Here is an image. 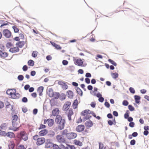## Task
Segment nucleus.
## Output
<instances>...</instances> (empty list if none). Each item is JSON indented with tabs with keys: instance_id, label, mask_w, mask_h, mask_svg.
Instances as JSON below:
<instances>
[{
	"instance_id": "f257e3e1",
	"label": "nucleus",
	"mask_w": 149,
	"mask_h": 149,
	"mask_svg": "<svg viewBox=\"0 0 149 149\" xmlns=\"http://www.w3.org/2000/svg\"><path fill=\"white\" fill-rule=\"evenodd\" d=\"M55 122L58 124V129L62 130L64 129L65 123V120L64 119H62L61 116L57 115L55 118Z\"/></svg>"
},
{
	"instance_id": "f03ea898",
	"label": "nucleus",
	"mask_w": 149,
	"mask_h": 149,
	"mask_svg": "<svg viewBox=\"0 0 149 149\" xmlns=\"http://www.w3.org/2000/svg\"><path fill=\"white\" fill-rule=\"evenodd\" d=\"M14 90L15 92L14 93H10L9 95L11 96V97L14 99H18L19 98L20 94L18 93H16V90L15 89H13Z\"/></svg>"
},
{
	"instance_id": "7ed1b4c3",
	"label": "nucleus",
	"mask_w": 149,
	"mask_h": 149,
	"mask_svg": "<svg viewBox=\"0 0 149 149\" xmlns=\"http://www.w3.org/2000/svg\"><path fill=\"white\" fill-rule=\"evenodd\" d=\"M3 33L4 36L8 38H10L11 35L10 31L6 29L3 31Z\"/></svg>"
},
{
	"instance_id": "20e7f679",
	"label": "nucleus",
	"mask_w": 149,
	"mask_h": 149,
	"mask_svg": "<svg viewBox=\"0 0 149 149\" xmlns=\"http://www.w3.org/2000/svg\"><path fill=\"white\" fill-rule=\"evenodd\" d=\"M77 136V134L73 132L68 133L66 135V137L69 139H74Z\"/></svg>"
},
{
	"instance_id": "39448f33",
	"label": "nucleus",
	"mask_w": 149,
	"mask_h": 149,
	"mask_svg": "<svg viewBox=\"0 0 149 149\" xmlns=\"http://www.w3.org/2000/svg\"><path fill=\"white\" fill-rule=\"evenodd\" d=\"M56 139L58 141L61 143H65V140L64 136L62 135H58L56 136Z\"/></svg>"
},
{
	"instance_id": "423d86ee",
	"label": "nucleus",
	"mask_w": 149,
	"mask_h": 149,
	"mask_svg": "<svg viewBox=\"0 0 149 149\" xmlns=\"http://www.w3.org/2000/svg\"><path fill=\"white\" fill-rule=\"evenodd\" d=\"M20 136L22 139L25 141L27 140L28 137L26 134L24 132L22 131L20 132Z\"/></svg>"
},
{
	"instance_id": "0eeeda50",
	"label": "nucleus",
	"mask_w": 149,
	"mask_h": 149,
	"mask_svg": "<svg viewBox=\"0 0 149 149\" xmlns=\"http://www.w3.org/2000/svg\"><path fill=\"white\" fill-rule=\"evenodd\" d=\"M45 142V138L43 137L39 138L37 139L36 144L38 145H40L42 144Z\"/></svg>"
},
{
	"instance_id": "6e6552de",
	"label": "nucleus",
	"mask_w": 149,
	"mask_h": 149,
	"mask_svg": "<svg viewBox=\"0 0 149 149\" xmlns=\"http://www.w3.org/2000/svg\"><path fill=\"white\" fill-rule=\"evenodd\" d=\"M71 104L70 102L68 101L66 102L64 104L63 108V110L64 111L67 110L69 108Z\"/></svg>"
},
{
	"instance_id": "1a4fd4ad",
	"label": "nucleus",
	"mask_w": 149,
	"mask_h": 149,
	"mask_svg": "<svg viewBox=\"0 0 149 149\" xmlns=\"http://www.w3.org/2000/svg\"><path fill=\"white\" fill-rule=\"evenodd\" d=\"M12 124L13 126L14 127H16L17 126V124L15 123L17 121L18 119L17 116L16 115H14L12 117Z\"/></svg>"
},
{
	"instance_id": "9d476101",
	"label": "nucleus",
	"mask_w": 149,
	"mask_h": 149,
	"mask_svg": "<svg viewBox=\"0 0 149 149\" xmlns=\"http://www.w3.org/2000/svg\"><path fill=\"white\" fill-rule=\"evenodd\" d=\"M85 128L84 126L83 125H79L77 126L76 130L78 132H80L83 131Z\"/></svg>"
},
{
	"instance_id": "9b49d317",
	"label": "nucleus",
	"mask_w": 149,
	"mask_h": 149,
	"mask_svg": "<svg viewBox=\"0 0 149 149\" xmlns=\"http://www.w3.org/2000/svg\"><path fill=\"white\" fill-rule=\"evenodd\" d=\"M75 64L78 66H82L83 64V61L81 58L77 59L74 62Z\"/></svg>"
},
{
	"instance_id": "f8f14e48",
	"label": "nucleus",
	"mask_w": 149,
	"mask_h": 149,
	"mask_svg": "<svg viewBox=\"0 0 149 149\" xmlns=\"http://www.w3.org/2000/svg\"><path fill=\"white\" fill-rule=\"evenodd\" d=\"M19 49L17 47H15L13 48H11L9 49V52L12 53H15L19 51Z\"/></svg>"
},
{
	"instance_id": "ddd939ff",
	"label": "nucleus",
	"mask_w": 149,
	"mask_h": 149,
	"mask_svg": "<svg viewBox=\"0 0 149 149\" xmlns=\"http://www.w3.org/2000/svg\"><path fill=\"white\" fill-rule=\"evenodd\" d=\"M47 133V130L46 129H44L41 130L39 132V135L40 136H43L46 135Z\"/></svg>"
},
{
	"instance_id": "4468645a",
	"label": "nucleus",
	"mask_w": 149,
	"mask_h": 149,
	"mask_svg": "<svg viewBox=\"0 0 149 149\" xmlns=\"http://www.w3.org/2000/svg\"><path fill=\"white\" fill-rule=\"evenodd\" d=\"M54 93V92L52 88H49L47 92L48 95L51 97H52L53 96Z\"/></svg>"
},
{
	"instance_id": "2eb2a0df",
	"label": "nucleus",
	"mask_w": 149,
	"mask_h": 149,
	"mask_svg": "<svg viewBox=\"0 0 149 149\" xmlns=\"http://www.w3.org/2000/svg\"><path fill=\"white\" fill-rule=\"evenodd\" d=\"M134 99L135 100V102L137 104H139L140 102V100L141 99V97L139 95H135L134 96Z\"/></svg>"
},
{
	"instance_id": "dca6fc26",
	"label": "nucleus",
	"mask_w": 149,
	"mask_h": 149,
	"mask_svg": "<svg viewBox=\"0 0 149 149\" xmlns=\"http://www.w3.org/2000/svg\"><path fill=\"white\" fill-rule=\"evenodd\" d=\"M44 89V87L43 86H41L39 87L37 89L38 92L39 93L40 96L42 95V93Z\"/></svg>"
},
{
	"instance_id": "f3484780",
	"label": "nucleus",
	"mask_w": 149,
	"mask_h": 149,
	"mask_svg": "<svg viewBox=\"0 0 149 149\" xmlns=\"http://www.w3.org/2000/svg\"><path fill=\"white\" fill-rule=\"evenodd\" d=\"M85 125L86 127H90L92 126L93 124L91 121L88 120L86 122Z\"/></svg>"
},
{
	"instance_id": "a211bd4d",
	"label": "nucleus",
	"mask_w": 149,
	"mask_h": 149,
	"mask_svg": "<svg viewBox=\"0 0 149 149\" xmlns=\"http://www.w3.org/2000/svg\"><path fill=\"white\" fill-rule=\"evenodd\" d=\"M25 44L24 41H19L16 44V45L18 46L19 48H22L24 45Z\"/></svg>"
},
{
	"instance_id": "6ab92c4d",
	"label": "nucleus",
	"mask_w": 149,
	"mask_h": 149,
	"mask_svg": "<svg viewBox=\"0 0 149 149\" xmlns=\"http://www.w3.org/2000/svg\"><path fill=\"white\" fill-rule=\"evenodd\" d=\"M8 56L7 53L5 52H2L0 50V57L2 58H5L7 57Z\"/></svg>"
},
{
	"instance_id": "aec40b11",
	"label": "nucleus",
	"mask_w": 149,
	"mask_h": 149,
	"mask_svg": "<svg viewBox=\"0 0 149 149\" xmlns=\"http://www.w3.org/2000/svg\"><path fill=\"white\" fill-rule=\"evenodd\" d=\"M50 43L51 44L56 48L57 49H61V47L59 45L51 41Z\"/></svg>"
},
{
	"instance_id": "412c9836",
	"label": "nucleus",
	"mask_w": 149,
	"mask_h": 149,
	"mask_svg": "<svg viewBox=\"0 0 149 149\" xmlns=\"http://www.w3.org/2000/svg\"><path fill=\"white\" fill-rule=\"evenodd\" d=\"M67 96L70 98H72L73 97V92L69 90L67 91Z\"/></svg>"
},
{
	"instance_id": "4be33fe9",
	"label": "nucleus",
	"mask_w": 149,
	"mask_h": 149,
	"mask_svg": "<svg viewBox=\"0 0 149 149\" xmlns=\"http://www.w3.org/2000/svg\"><path fill=\"white\" fill-rule=\"evenodd\" d=\"M52 144V143L50 142L49 140H48L47 141L45 142V147L46 148H49L51 147Z\"/></svg>"
},
{
	"instance_id": "5701e85b",
	"label": "nucleus",
	"mask_w": 149,
	"mask_h": 149,
	"mask_svg": "<svg viewBox=\"0 0 149 149\" xmlns=\"http://www.w3.org/2000/svg\"><path fill=\"white\" fill-rule=\"evenodd\" d=\"M59 110L58 109H54L52 111V114L54 116H56V115L58 114Z\"/></svg>"
},
{
	"instance_id": "b1692460",
	"label": "nucleus",
	"mask_w": 149,
	"mask_h": 149,
	"mask_svg": "<svg viewBox=\"0 0 149 149\" xmlns=\"http://www.w3.org/2000/svg\"><path fill=\"white\" fill-rule=\"evenodd\" d=\"M6 136L10 138H13L15 137V134L14 133L10 132H8L7 133H6Z\"/></svg>"
},
{
	"instance_id": "393cba45",
	"label": "nucleus",
	"mask_w": 149,
	"mask_h": 149,
	"mask_svg": "<svg viewBox=\"0 0 149 149\" xmlns=\"http://www.w3.org/2000/svg\"><path fill=\"white\" fill-rule=\"evenodd\" d=\"M78 104V101L77 99H76L74 101L72 104V105L73 108L74 109H76L77 107Z\"/></svg>"
},
{
	"instance_id": "a878e982",
	"label": "nucleus",
	"mask_w": 149,
	"mask_h": 149,
	"mask_svg": "<svg viewBox=\"0 0 149 149\" xmlns=\"http://www.w3.org/2000/svg\"><path fill=\"white\" fill-rule=\"evenodd\" d=\"M75 89L78 93L80 95V96H82L83 95V92L82 90L78 87H77Z\"/></svg>"
},
{
	"instance_id": "bb28decb",
	"label": "nucleus",
	"mask_w": 149,
	"mask_h": 149,
	"mask_svg": "<svg viewBox=\"0 0 149 149\" xmlns=\"http://www.w3.org/2000/svg\"><path fill=\"white\" fill-rule=\"evenodd\" d=\"M53 94L52 97H54L55 99H57L59 97L60 94L58 92H54Z\"/></svg>"
},
{
	"instance_id": "cd10ccee",
	"label": "nucleus",
	"mask_w": 149,
	"mask_h": 149,
	"mask_svg": "<svg viewBox=\"0 0 149 149\" xmlns=\"http://www.w3.org/2000/svg\"><path fill=\"white\" fill-rule=\"evenodd\" d=\"M54 120L52 119H50L48 121V124L49 126H52L54 123Z\"/></svg>"
},
{
	"instance_id": "c85d7f7f",
	"label": "nucleus",
	"mask_w": 149,
	"mask_h": 149,
	"mask_svg": "<svg viewBox=\"0 0 149 149\" xmlns=\"http://www.w3.org/2000/svg\"><path fill=\"white\" fill-rule=\"evenodd\" d=\"M111 75L112 78L114 79H116L118 77V74L117 72L111 73Z\"/></svg>"
},
{
	"instance_id": "c756f323",
	"label": "nucleus",
	"mask_w": 149,
	"mask_h": 149,
	"mask_svg": "<svg viewBox=\"0 0 149 149\" xmlns=\"http://www.w3.org/2000/svg\"><path fill=\"white\" fill-rule=\"evenodd\" d=\"M74 142L75 144L76 145H78L80 146H81L82 145V143L79 141H78L77 140H74Z\"/></svg>"
},
{
	"instance_id": "7c9ffc66",
	"label": "nucleus",
	"mask_w": 149,
	"mask_h": 149,
	"mask_svg": "<svg viewBox=\"0 0 149 149\" xmlns=\"http://www.w3.org/2000/svg\"><path fill=\"white\" fill-rule=\"evenodd\" d=\"M28 64L29 66H33L34 65V62L32 60H30L28 62Z\"/></svg>"
},
{
	"instance_id": "2f4dec72",
	"label": "nucleus",
	"mask_w": 149,
	"mask_h": 149,
	"mask_svg": "<svg viewBox=\"0 0 149 149\" xmlns=\"http://www.w3.org/2000/svg\"><path fill=\"white\" fill-rule=\"evenodd\" d=\"M15 147V144L14 143H11L8 145L9 149H13Z\"/></svg>"
},
{
	"instance_id": "473e14b6",
	"label": "nucleus",
	"mask_w": 149,
	"mask_h": 149,
	"mask_svg": "<svg viewBox=\"0 0 149 149\" xmlns=\"http://www.w3.org/2000/svg\"><path fill=\"white\" fill-rule=\"evenodd\" d=\"M38 52L36 51H33L32 54V56L34 58H36L37 56Z\"/></svg>"
},
{
	"instance_id": "72a5a7b5",
	"label": "nucleus",
	"mask_w": 149,
	"mask_h": 149,
	"mask_svg": "<svg viewBox=\"0 0 149 149\" xmlns=\"http://www.w3.org/2000/svg\"><path fill=\"white\" fill-rule=\"evenodd\" d=\"M55 133L53 131H51L49 132L48 136L50 137H52L55 135Z\"/></svg>"
},
{
	"instance_id": "f704fd0d",
	"label": "nucleus",
	"mask_w": 149,
	"mask_h": 149,
	"mask_svg": "<svg viewBox=\"0 0 149 149\" xmlns=\"http://www.w3.org/2000/svg\"><path fill=\"white\" fill-rule=\"evenodd\" d=\"M88 113L89 111H88L85 110L84 111H83L81 113V115L83 116H85L86 114H88Z\"/></svg>"
},
{
	"instance_id": "c9c22d12",
	"label": "nucleus",
	"mask_w": 149,
	"mask_h": 149,
	"mask_svg": "<svg viewBox=\"0 0 149 149\" xmlns=\"http://www.w3.org/2000/svg\"><path fill=\"white\" fill-rule=\"evenodd\" d=\"M108 61L110 63L112 64L113 65L115 66H116L117 65L116 63L114 61L111 59H109L108 60Z\"/></svg>"
},
{
	"instance_id": "e433bc0d",
	"label": "nucleus",
	"mask_w": 149,
	"mask_h": 149,
	"mask_svg": "<svg viewBox=\"0 0 149 149\" xmlns=\"http://www.w3.org/2000/svg\"><path fill=\"white\" fill-rule=\"evenodd\" d=\"M24 78V76L22 75H19L17 77L18 79L20 81H22L23 80Z\"/></svg>"
},
{
	"instance_id": "4c0bfd02",
	"label": "nucleus",
	"mask_w": 149,
	"mask_h": 149,
	"mask_svg": "<svg viewBox=\"0 0 149 149\" xmlns=\"http://www.w3.org/2000/svg\"><path fill=\"white\" fill-rule=\"evenodd\" d=\"M13 46V45L11 42H8L7 43L6 45V46L7 48L9 49L10 48V47Z\"/></svg>"
},
{
	"instance_id": "58836bf2",
	"label": "nucleus",
	"mask_w": 149,
	"mask_h": 149,
	"mask_svg": "<svg viewBox=\"0 0 149 149\" xmlns=\"http://www.w3.org/2000/svg\"><path fill=\"white\" fill-rule=\"evenodd\" d=\"M59 149H69L68 147H65L63 144L60 145Z\"/></svg>"
},
{
	"instance_id": "ea45409f",
	"label": "nucleus",
	"mask_w": 149,
	"mask_h": 149,
	"mask_svg": "<svg viewBox=\"0 0 149 149\" xmlns=\"http://www.w3.org/2000/svg\"><path fill=\"white\" fill-rule=\"evenodd\" d=\"M129 90L130 92L132 94H134L135 93L134 89L132 87H130L129 88Z\"/></svg>"
},
{
	"instance_id": "a19ab883",
	"label": "nucleus",
	"mask_w": 149,
	"mask_h": 149,
	"mask_svg": "<svg viewBox=\"0 0 149 149\" xmlns=\"http://www.w3.org/2000/svg\"><path fill=\"white\" fill-rule=\"evenodd\" d=\"M128 107L129 110L131 111H133L135 109L131 105H129Z\"/></svg>"
},
{
	"instance_id": "79ce46f5",
	"label": "nucleus",
	"mask_w": 149,
	"mask_h": 149,
	"mask_svg": "<svg viewBox=\"0 0 149 149\" xmlns=\"http://www.w3.org/2000/svg\"><path fill=\"white\" fill-rule=\"evenodd\" d=\"M60 98L62 100H65L66 98V95L64 93H62L60 95Z\"/></svg>"
},
{
	"instance_id": "37998d69",
	"label": "nucleus",
	"mask_w": 149,
	"mask_h": 149,
	"mask_svg": "<svg viewBox=\"0 0 149 149\" xmlns=\"http://www.w3.org/2000/svg\"><path fill=\"white\" fill-rule=\"evenodd\" d=\"M129 104L128 102L126 100H125L123 102V105L125 106H127Z\"/></svg>"
},
{
	"instance_id": "c03bdc74",
	"label": "nucleus",
	"mask_w": 149,
	"mask_h": 149,
	"mask_svg": "<svg viewBox=\"0 0 149 149\" xmlns=\"http://www.w3.org/2000/svg\"><path fill=\"white\" fill-rule=\"evenodd\" d=\"M68 70L70 71L71 72H72L74 71V68L73 66H70L69 67Z\"/></svg>"
},
{
	"instance_id": "a18cd8bd",
	"label": "nucleus",
	"mask_w": 149,
	"mask_h": 149,
	"mask_svg": "<svg viewBox=\"0 0 149 149\" xmlns=\"http://www.w3.org/2000/svg\"><path fill=\"white\" fill-rule=\"evenodd\" d=\"M0 135L5 136L6 135V133L4 131H2L0 132Z\"/></svg>"
},
{
	"instance_id": "49530a36",
	"label": "nucleus",
	"mask_w": 149,
	"mask_h": 149,
	"mask_svg": "<svg viewBox=\"0 0 149 149\" xmlns=\"http://www.w3.org/2000/svg\"><path fill=\"white\" fill-rule=\"evenodd\" d=\"M13 29L15 33H17L19 31V29L15 26H13Z\"/></svg>"
},
{
	"instance_id": "de8ad7c7",
	"label": "nucleus",
	"mask_w": 149,
	"mask_h": 149,
	"mask_svg": "<svg viewBox=\"0 0 149 149\" xmlns=\"http://www.w3.org/2000/svg\"><path fill=\"white\" fill-rule=\"evenodd\" d=\"M22 101L24 103H26L28 102V99L27 97H24L22 99Z\"/></svg>"
},
{
	"instance_id": "09e8293b",
	"label": "nucleus",
	"mask_w": 149,
	"mask_h": 149,
	"mask_svg": "<svg viewBox=\"0 0 149 149\" xmlns=\"http://www.w3.org/2000/svg\"><path fill=\"white\" fill-rule=\"evenodd\" d=\"M93 95L95 96H96L97 97L99 98L102 96V95L99 93H98L97 94H96V93H94L93 94Z\"/></svg>"
},
{
	"instance_id": "8fccbe9b",
	"label": "nucleus",
	"mask_w": 149,
	"mask_h": 149,
	"mask_svg": "<svg viewBox=\"0 0 149 149\" xmlns=\"http://www.w3.org/2000/svg\"><path fill=\"white\" fill-rule=\"evenodd\" d=\"M53 147L54 149H59L60 145L58 146L56 144H54Z\"/></svg>"
},
{
	"instance_id": "3c124183",
	"label": "nucleus",
	"mask_w": 149,
	"mask_h": 149,
	"mask_svg": "<svg viewBox=\"0 0 149 149\" xmlns=\"http://www.w3.org/2000/svg\"><path fill=\"white\" fill-rule=\"evenodd\" d=\"M6 126H7V124L6 123H3L1 125L0 128L2 129H3L4 128H5L6 127Z\"/></svg>"
},
{
	"instance_id": "603ef678",
	"label": "nucleus",
	"mask_w": 149,
	"mask_h": 149,
	"mask_svg": "<svg viewBox=\"0 0 149 149\" xmlns=\"http://www.w3.org/2000/svg\"><path fill=\"white\" fill-rule=\"evenodd\" d=\"M73 114V112L72 109H70L69 111L68 115L72 116Z\"/></svg>"
},
{
	"instance_id": "864d4df0",
	"label": "nucleus",
	"mask_w": 149,
	"mask_h": 149,
	"mask_svg": "<svg viewBox=\"0 0 149 149\" xmlns=\"http://www.w3.org/2000/svg\"><path fill=\"white\" fill-rule=\"evenodd\" d=\"M62 63L63 65H66L68 64V62L67 60H64L62 61Z\"/></svg>"
},
{
	"instance_id": "5fc2aeb1",
	"label": "nucleus",
	"mask_w": 149,
	"mask_h": 149,
	"mask_svg": "<svg viewBox=\"0 0 149 149\" xmlns=\"http://www.w3.org/2000/svg\"><path fill=\"white\" fill-rule=\"evenodd\" d=\"M46 127V126L44 125L41 124L38 128L39 130H40L42 129L45 128Z\"/></svg>"
},
{
	"instance_id": "6e6d98bb",
	"label": "nucleus",
	"mask_w": 149,
	"mask_h": 149,
	"mask_svg": "<svg viewBox=\"0 0 149 149\" xmlns=\"http://www.w3.org/2000/svg\"><path fill=\"white\" fill-rule=\"evenodd\" d=\"M136 143V141L134 139L131 140L130 142V144L132 146L134 145Z\"/></svg>"
},
{
	"instance_id": "4d7b16f0",
	"label": "nucleus",
	"mask_w": 149,
	"mask_h": 149,
	"mask_svg": "<svg viewBox=\"0 0 149 149\" xmlns=\"http://www.w3.org/2000/svg\"><path fill=\"white\" fill-rule=\"evenodd\" d=\"M104 104L105 106L108 108H109L110 107V104L107 101H106L105 102Z\"/></svg>"
},
{
	"instance_id": "13d9d810",
	"label": "nucleus",
	"mask_w": 149,
	"mask_h": 149,
	"mask_svg": "<svg viewBox=\"0 0 149 149\" xmlns=\"http://www.w3.org/2000/svg\"><path fill=\"white\" fill-rule=\"evenodd\" d=\"M67 130H65L63 131L62 133V135H67V134H68L67 133Z\"/></svg>"
},
{
	"instance_id": "bf43d9fd",
	"label": "nucleus",
	"mask_w": 149,
	"mask_h": 149,
	"mask_svg": "<svg viewBox=\"0 0 149 149\" xmlns=\"http://www.w3.org/2000/svg\"><path fill=\"white\" fill-rule=\"evenodd\" d=\"M28 69V68L27 66L26 65H24L22 68L23 70L24 71H27Z\"/></svg>"
},
{
	"instance_id": "052dcab7",
	"label": "nucleus",
	"mask_w": 149,
	"mask_h": 149,
	"mask_svg": "<svg viewBox=\"0 0 149 149\" xmlns=\"http://www.w3.org/2000/svg\"><path fill=\"white\" fill-rule=\"evenodd\" d=\"M85 77H86L87 78L91 77V75L90 73L87 72L86 73Z\"/></svg>"
},
{
	"instance_id": "680f3d73",
	"label": "nucleus",
	"mask_w": 149,
	"mask_h": 149,
	"mask_svg": "<svg viewBox=\"0 0 149 149\" xmlns=\"http://www.w3.org/2000/svg\"><path fill=\"white\" fill-rule=\"evenodd\" d=\"M88 111H89L88 114H91L94 117H95L96 114L93 111H91L89 110H88Z\"/></svg>"
},
{
	"instance_id": "e2e57ef3",
	"label": "nucleus",
	"mask_w": 149,
	"mask_h": 149,
	"mask_svg": "<svg viewBox=\"0 0 149 149\" xmlns=\"http://www.w3.org/2000/svg\"><path fill=\"white\" fill-rule=\"evenodd\" d=\"M135 124L134 123V122H130V123L129 124V126L131 127H134V125Z\"/></svg>"
},
{
	"instance_id": "0e129e2a",
	"label": "nucleus",
	"mask_w": 149,
	"mask_h": 149,
	"mask_svg": "<svg viewBox=\"0 0 149 149\" xmlns=\"http://www.w3.org/2000/svg\"><path fill=\"white\" fill-rule=\"evenodd\" d=\"M30 86L29 84H26L24 86V89L25 90H29Z\"/></svg>"
},
{
	"instance_id": "69168bd1",
	"label": "nucleus",
	"mask_w": 149,
	"mask_h": 149,
	"mask_svg": "<svg viewBox=\"0 0 149 149\" xmlns=\"http://www.w3.org/2000/svg\"><path fill=\"white\" fill-rule=\"evenodd\" d=\"M104 100V98L101 96V97H99L98 99V101L101 102H102Z\"/></svg>"
},
{
	"instance_id": "338daca9",
	"label": "nucleus",
	"mask_w": 149,
	"mask_h": 149,
	"mask_svg": "<svg viewBox=\"0 0 149 149\" xmlns=\"http://www.w3.org/2000/svg\"><path fill=\"white\" fill-rule=\"evenodd\" d=\"M22 109V111L24 113H26L27 111V109L26 107H23Z\"/></svg>"
},
{
	"instance_id": "774afa93",
	"label": "nucleus",
	"mask_w": 149,
	"mask_h": 149,
	"mask_svg": "<svg viewBox=\"0 0 149 149\" xmlns=\"http://www.w3.org/2000/svg\"><path fill=\"white\" fill-rule=\"evenodd\" d=\"M113 114L114 116L116 117H117L118 115V112L116 111H114L113 112Z\"/></svg>"
}]
</instances>
